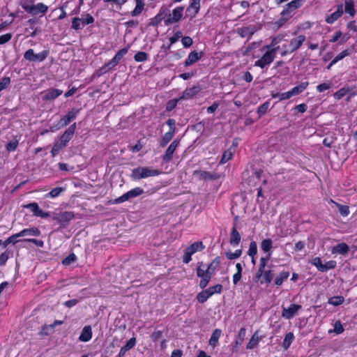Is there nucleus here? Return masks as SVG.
<instances>
[{
  "label": "nucleus",
  "mask_w": 357,
  "mask_h": 357,
  "mask_svg": "<svg viewBox=\"0 0 357 357\" xmlns=\"http://www.w3.org/2000/svg\"><path fill=\"white\" fill-rule=\"evenodd\" d=\"M353 52V48L347 49L337 54L333 60L332 64H335L339 61L343 59L344 57L349 56Z\"/></svg>",
  "instance_id": "72a5a7b5"
},
{
  "label": "nucleus",
  "mask_w": 357,
  "mask_h": 357,
  "mask_svg": "<svg viewBox=\"0 0 357 357\" xmlns=\"http://www.w3.org/2000/svg\"><path fill=\"white\" fill-rule=\"evenodd\" d=\"M282 38L279 36L275 37L272 39L271 43L268 45H266L263 47V50H267L268 51L275 47L278 43L281 41Z\"/></svg>",
  "instance_id": "0e129e2a"
},
{
  "label": "nucleus",
  "mask_w": 357,
  "mask_h": 357,
  "mask_svg": "<svg viewBox=\"0 0 357 357\" xmlns=\"http://www.w3.org/2000/svg\"><path fill=\"white\" fill-rule=\"evenodd\" d=\"M294 338L295 337L293 333L289 332L286 334L282 342V347L284 348V350H287L289 348Z\"/></svg>",
  "instance_id": "2f4dec72"
},
{
  "label": "nucleus",
  "mask_w": 357,
  "mask_h": 357,
  "mask_svg": "<svg viewBox=\"0 0 357 357\" xmlns=\"http://www.w3.org/2000/svg\"><path fill=\"white\" fill-rule=\"evenodd\" d=\"M50 51L45 50L38 54H35L33 49H29L24 54V59L30 62L43 61L49 55Z\"/></svg>",
  "instance_id": "39448f33"
},
{
  "label": "nucleus",
  "mask_w": 357,
  "mask_h": 357,
  "mask_svg": "<svg viewBox=\"0 0 357 357\" xmlns=\"http://www.w3.org/2000/svg\"><path fill=\"white\" fill-rule=\"evenodd\" d=\"M174 134L172 132H166L162 137V139L160 142V145L162 147H165L173 138Z\"/></svg>",
  "instance_id": "79ce46f5"
},
{
  "label": "nucleus",
  "mask_w": 357,
  "mask_h": 357,
  "mask_svg": "<svg viewBox=\"0 0 357 357\" xmlns=\"http://www.w3.org/2000/svg\"><path fill=\"white\" fill-rule=\"evenodd\" d=\"M344 301V298L342 296H335L328 299V303L332 305L337 306L341 305Z\"/></svg>",
  "instance_id": "58836bf2"
},
{
  "label": "nucleus",
  "mask_w": 357,
  "mask_h": 357,
  "mask_svg": "<svg viewBox=\"0 0 357 357\" xmlns=\"http://www.w3.org/2000/svg\"><path fill=\"white\" fill-rule=\"evenodd\" d=\"M344 327H343L341 321L338 320L334 324V329H333V331L330 330L328 331V333H331L332 332H334L336 334H341L342 333L344 332Z\"/></svg>",
  "instance_id": "864d4df0"
},
{
  "label": "nucleus",
  "mask_w": 357,
  "mask_h": 357,
  "mask_svg": "<svg viewBox=\"0 0 357 357\" xmlns=\"http://www.w3.org/2000/svg\"><path fill=\"white\" fill-rule=\"evenodd\" d=\"M22 207L24 208L29 209L35 216H36V214H38L40 210L38 204L36 202H32L30 204H24L22 206Z\"/></svg>",
  "instance_id": "4c0bfd02"
},
{
  "label": "nucleus",
  "mask_w": 357,
  "mask_h": 357,
  "mask_svg": "<svg viewBox=\"0 0 357 357\" xmlns=\"http://www.w3.org/2000/svg\"><path fill=\"white\" fill-rule=\"evenodd\" d=\"M20 237V234L17 233L15 234L12 235L11 236L8 237L6 240V243H4V248L7 247V245L9 243L15 244L19 241H23L22 240H17V238Z\"/></svg>",
  "instance_id": "8fccbe9b"
},
{
  "label": "nucleus",
  "mask_w": 357,
  "mask_h": 357,
  "mask_svg": "<svg viewBox=\"0 0 357 357\" xmlns=\"http://www.w3.org/2000/svg\"><path fill=\"white\" fill-rule=\"evenodd\" d=\"M193 176L199 180L204 181H214L218 179L220 177V176L215 172H206L199 169L194 171Z\"/></svg>",
  "instance_id": "f8f14e48"
},
{
  "label": "nucleus",
  "mask_w": 357,
  "mask_h": 357,
  "mask_svg": "<svg viewBox=\"0 0 357 357\" xmlns=\"http://www.w3.org/2000/svg\"><path fill=\"white\" fill-rule=\"evenodd\" d=\"M19 234L20 237L25 236H39L41 232L37 227H31L22 230Z\"/></svg>",
  "instance_id": "cd10ccee"
},
{
  "label": "nucleus",
  "mask_w": 357,
  "mask_h": 357,
  "mask_svg": "<svg viewBox=\"0 0 357 357\" xmlns=\"http://www.w3.org/2000/svg\"><path fill=\"white\" fill-rule=\"evenodd\" d=\"M311 263L315 266L319 271L323 272L324 264L319 257H314Z\"/></svg>",
  "instance_id": "052dcab7"
},
{
  "label": "nucleus",
  "mask_w": 357,
  "mask_h": 357,
  "mask_svg": "<svg viewBox=\"0 0 357 357\" xmlns=\"http://www.w3.org/2000/svg\"><path fill=\"white\" fill-rule=\"evenodd\" d=\"M275 59V51H266L260 59L255 62V66L261 68H265L266 66L271 64Z\"/></svg>",
  "instance_id": "9d476101"
},
{
  "label": "nucleus",
  "mask_w": 357,
  "mask_h": 357,
  "mask_svg": "<svg viewBox=\"0 0 357 357\" xmlns=\"http://www.w3.org/2000/svg\"><path fill=\"white\" fill-rule=\"evenodd\" d=\"M81 20V23L82 24V26H84L85 25L90 24L94 22V18L92 15L90 14H86L82 17L79 18Z\"/></svg>",
  "instance_id": "de8ad7c7"
},
{
  "label": "nucleus",
  "mask_w": 357,
  "mask_h": 357,
  "mask_svg": "<svg viewBox=\"0 0 357 357\" xmlns=\"http://www.w3.org/2000/svg\"><path fill=\"white\" fill-rule=\"evenodd\" d=\"M77 128L76 123H73L71 124L66 130V131L61 135V137L63 139V140L68 144L70 140L73 138L75 130Z\"/></svg>",
  "instance_id": "5701e85b"
},
{
  "label": "nucleus",
  "mask_w": 357,
  "mask_h": 357,
  "mask_svg": "<svg viewBox=\"0 0 357 357\" xmlns=\"http://www.w3.org/2000/svg\"><path fill=\"white\" fill-rule=\"evenodd\" d=\"M203 56V52H197L196 51L191 52L184 62L185 66H190L195 62L198 61Z\"/></svg>",
  "instance_id": "aec40b11"
},
{
  "label": "nucleus",
  "mask_w": 357,
  "mask_h": 357,
  "mask_svg": "<svg viewBox=\"0 0 357 357\" xmlns=\"http://www.w3.org/2000/svg\"><path fill=\"white\" fill-rule=\"evenodd\" d=\"M205 248V245L202 241H196L187 247L185 250L184 255L183 256V262L188 264L192 258V255L197 252H201Z\"/></svg>",
  "instance_id": "20e7f679"
},
{
  "label": "nucleus",
  "mask_w": 357,
  "mask_h": 357,
  "mask_svg": "<svg viewBox=\"0 0 357 357\" xmlns=\"http://www.w3.org/2000/svg\"><path fill=\"white\" fill-rule=\"evenodd\" d=\"M200 1L201 0H192V2L190 3L189 7L188 8L187 10H190V9L195 10V15L197 14L200 9Z\"/></svg>",
  "instance_id": "603ef678"
},
{
  "label": "nucleus",
  "mask_w": 357,
  "mask_h": 357,
  "mask_svg": "<svg viewBox=\"0 0 357 357\" xmlns=\"http://www.w3.org/2000/svg\"><path fill=\"white\" fill-rule=\"evenodd\" d=\"M202 87L197 84L190 88H187L183 91L181 98L182 99H190L196 96L200 91Z\"/></svg>",
  "instance_id": "f3484780"
},
{
  "label": "nucleus",
  "mask_w": 357,
  "mask_h": 357,
  "mask_svg": "<svg viewBox=\"0 0 357 357\" xmlns=\"http://www.w3.org/2000/svg\"><path fill=\"white\" fill-rule=\"evenodd\" d=\"M257 253V245L255 241H251L249 245V250L248 252V255L250 256L252 258Z\"/></svg>",
  "instance_id": "09e8293b"
},
{
  "label": "nucleus",
  "mask_w": 357,
  "mask_h": 357,
  "mask_svg": "<svg viewBox=\"0 0 357 357\" xmlns=\"http://www.w3.org/2000/svg\"><path fill=\"white\" fill-rule=\"evenodd\" d=\"M232 155H233L232 152L229 149L225 151L222 154V158L220 160V163L221 164L226 163L227 161H229L232 158Z\"/></svg>",
  "instance_id": "13d9d810"
},
{
  "label": "nucleus",
  "mask_w": 357,
  "mask_h": 357,
  "mask_svg": "<svg viewBox=\"0 0 357 357\" xmlns=\"http://www.w3.org/2000/svg\"><path fill=\"white\" fill-rule=\"evenodd\" d=\"M222 289V285L220 284H218L215 286L210 287L207 289H205V291L209 294L210 293V297L213 296L214 294H220Z\"/></svg>",
  "instance_id": "ea45409f"
},
{
  "label": "nucleus",
  "mask_w": 357,
  "mask_h": 357,
  "mask_svg": "<svg viewBox=\"0 0 357 357\" xmlns=\"http://www.w3.org/2000/svg\"><path fill=\"white\" fill-rule=\"evenodd\" d=\"M161 173L162 172L157 169L149 167H137L132 169L130 178L133 181H139L149 177L157 176Z\"/></svg>",
  "instance_id": "f257e3e1"
},
{
  "label": "nucleus",
  "mask_w": 357,
  "mask_h": 357,
  "mask_svg": "<svg viewBox=\"0 0 357 357\" xmlns=\"http://www.w3.org/2000/svg\"><path fill=\"white\" fill-rule=\"evenodd\" d=\"M82 24L81 23V20L79 17H74L72 21V28L75 30H79L82 29Z\"/></svg>",
  "instance_id": "e2e57ef3"
},
{
  "label": "nucleus",
  "mask_w": 357,
  "mask_h": 357,
  "mask_svg": "<svg viewBox=\"0 0 357 357\" xmlns=\"http://www.w3.org/2000/svg\"><path fill=\"white\" fill-rule=\"evenodd\" d=\"M308 84V82H301L299 85L292 88L290 91H289L290 98L294 96H297L302 93L304 90L306 89Z\"/></svg>",
  "instance_id": "bb28decb"
},
{
  "label": "nucleus",
  "mask_w": 357,
  "mask_h": 357,
  "mask_svg": "<svg viewBox=\"0 0 357 357\" xmlns=\"http://www.w3.org/2000/svg\"><path fill=\"white\" fill-rule=\"evenodd\" d=\"M272 97L273 98H278L279 100H284L290 98L289 91L284 92V93H273Z\"/></svg>",
  "instance_id": "4d7b16f0"
},
{
  "label": "nucleus",
  "mask_w": 357,
  "mask_h": 357,
  "mask_svg": "<svg viewBox=\"0 0 357 357\" xmlns=\"http://www.w3.org/2000/svg\"><path fill=\"white\" fill-rule=\"evenodd\" d=\"M184 7L178 6L175 8L172 13H169L168 17L165 20V25L168 26L179 22L183 17Z\"/></svg>",
  "instance_id": "6e6552de"
},
{
  "label": "nucleus",
  "mask_w": 357,
  "mask_h": 357,
  "mask_svg": "<svg viewBox=\"0 0 357 357\" xmlns=\"http://www.w3.org/2000/svg\"><path fill=\"white\" fill-rule=\"evenodd\" d=\"M302 306L298 304H291L288 307H283L282 316V317L290 319L297 314L298 311L301 310Z\"/></svg>",
  "instance_id": "ddd939ff"
},
{
  "label": "nucleus",
  "mask_w": 357,
  "mask_h": 357,
  "mask_svg": "<svg viewBox=\"0 0 357 357\" xmlns=\"http://www.w3.org/2000/svg\"><path fill=\"white\" fill-rule=\"evenodd\" d=\"M272 244L273 241L271 239L266 238L261 243V248L264 252L267 254L271 253V250L273 248Z\"/></svg>",
  "instance_id": "c9c22d12"
},
{
  "label": "nucleus",
  "mask_w": 357,
  "mask_h": 357,
  "mask_svg": "<svg viewBox=\"0 0 357 357\" xmlns=\"http://www.w3.org/2000/svg\"><path fill=\"white\" fill-rule=\"evenodd\" d=\"M144 190L139 187L135 188L113 201V204H121L132 198L142 195Z\"/></svg>",
  "instance_id": "0eeeda50"
},
{
  "label": "nucleus",
  "mask_w": 357,
  "mask_h": 357,
  "mask_svg": "<svg viewBox=\"0 0 357 357\" xmlns=\"http://www.w3.org/2000/svg\"><path fill=\"white\" fill-rule=\"evenodd\" d=\"M349 92L348 89L342 88L340 90H338L334 94V96L337 99H341L343 98L347 93Z\"/></svg>",
  "instance_id": "774afa93"
},
{
  "label": "nucleus",
  "mask_w": 357,
  "mask_h": 357,
  "mask_svg": "<svg viewBox=\"0 0 357 357\" xmlns=\"http://www.w3.org/2000/svg\"><path fill=\"white\" fill-rule=\"evenodd\" d=\"M18 146V141L17 139H14L8 142L6 146V150L9 152L14 151Z\"/></svg>",
  "instance_id": "bf43d9fd"
},
{
  "label": "nucleus",
  "mask_w": 357,
  "mask_h": 357,
  "mask_svg": "<svg viewBox=\"0 0 357 357\" xmlns=\"http://www.w3.org/2000/svg\"><path fill=\"white\" fill-rule=\"evenodd\" d=\"M209 297L210 293L208 294L204 289L197 294V299L199 303H204L208 299Z\"/></svg>",
  "instance_id": "3c124183"
},
{
  "label": "nucleus",
  "mask_w": 357,
  "mask_h": 357,
  "mask_svg": "<svg viewBox=\"0 0 357 357\" xmlns=\"http://www.w3.org/2000/svg\"><path fill=\"white\" fill-rule=\"evenodd\" d=\"M221 262V259L220 257H215L211 263L208 266L206 272L213 275L217 267L220 265Z\"/></svg>",
  "instance_id": "473e14b6"
},
{
  "label": "nucleus",
  "mask_w": 357,
  "mask_h": 357,
  "mask_svg": "<svg viewBox=\"0 0 357 357\" xmlns=\"http://www.w3.org/2000/svg\"><path fill=\"white\" fill-rule=\"evenodd\" d=\"M289 271H282L280 272L275 279V284L277 286H281L284 280H286L289 277Z\"/></svg>",
  "instance_id": "7c9ffc66"
},
{
  "label": "nucleus",
  "mask_w": 357,
  "mask_h": 357,
  "mask_svg": "<svg viewBox=\"0 0 357 357\" xmlns=\"http://www.w3.org/2000/svg\"><path fill=\"white\" fill-rule=\"evenodd\" d=\"M130 47V45L128 44L126 47L118 51L115 56L113 57V59H111L109 62L106 63L100 68L102 73H105L112 70L114 67H115L119 63V61L123 57V56L128 53Z\"/></svg>",
  "instance_id": "f03ea898"
},
{
  "label": "nucleus",
  "mask_w": 357,
  "mask_h": 357,
  "mask_svg": "<svg viewBox=\"0 0 357 357\" xmlns=\"http://www.w3.org/2000/svg\"><path fill=\"white\" fill-rule=\"evenodd\" d=\"M77 259V257L74 253L70 254L67 257L63 259L62 264L64 266H68L73 262H75Z\"/></svg>",
  "instance_id": "5fc2aeb1"
},
{
  "label": "nucleus",
  "mask_w": 357,
  "mask_h": 357,
  "mask_svg": "<svg viewBox=\"0 0 357 357\" xmlns=\"http://www.w3.org/2000/svg\"><path fill=\"white\" fill-rule=\"evenodd\" d=\"M181 43L184 47L188 48L192 45L193 40L190 36H184L181 39Z\"/></svg>",
  "instance_id": "338daca9"
},
{
  "label": "nucleus",
  "mask_w": 357,
  "mask_h": 357,
  "mask_svg": "<svg viewBox=\"0 0 357 357\" xmlns=\"http://www.w3.org/2000/svg\"><path fill=\"white\" fill-rule=\"evenodd\" d=\"M345 8L344 10L347 13L349 14L351 17H354L356 11L354 8V3L351 0H345Z\"/></svg>",
  "instance_id": "e433bc0d"
},
{
  "label": "nucleus",
  "mask_w": 357,
  "mask_h": 357,
  "mask_svg": "<svg viewBox=\"0 0 357 357\" xmlns=\"http://www.w3.org/2000/svg\"><path fill=\"white\" fill-rule=\"evenodd\" d=\"M236 224L234 223V227L231 229L230 234V240L229 243L233 246H236L241 241V235L239 232L236 229Z\"/></svg>",
  "instance_id": "a878e982"
},
{
  "label": "nucleus",
  "mask_w": 357,
  "mask_h": 357,
  "mask_svg": "<svg viewBox=\"0 0 357 357\" xmlns=\"http://www.w3.org/2000/svg\"><path fill=\"white\" fill-rule=\"evenodd\" d=\"M305 40V36L304 35H300L295 38H292L289 43L290 52L296 51L303 45Z\"/></svg>",
  "instance_id": "a211bd4d"
},
{
  "label": "nucleus",
  "mask_w": 357,
  "mask_h": 357,
  "mask_svg": "<svg viewBox=\"0 0 357 357\" xmlns=\"http://www.w3.org/2000/svg\"><path fill=\"white\" fill-rule=\"evenodd\" d=\"M63 93V91L57 89H50L45 91L43 96L44 100H54Z\"/></svg>",
  "instance_id": "b1692460"
},
{
  "label": "nucleus",
  "mask_w": 357,
  "mask_h": 357,
  "mask_svg": "<svg viewBox=\"0 0 357 357\" xmlns=\"http://www.w3.org/2000/svg\"><path fill=\"white\" fill-rule=\"evenodd\" d=\"M349 251V247L345 243H340L333 246L331 249V253L340 254L344 256H346Z\"/></svg>",
  "instance_id": "6ab92c4d"
},
{
  "label": "nucleus",
  "mask_w": 357,
  "mask_h": 357,
  "mask_svg": "<svg viewBox=\"0 0 357 357\" xmlns=\"http://www.w3.org/2000/svg\"><path fill=\"white\" fill-rule=\"evenodd\" d=\"M259 342V337L258 335V331H256L252 337L250 338L249 342L248 343L246 348L247 349H252L254 347H255Z\"/></svg>",
  "instance_id": "f704fd0d"
},
{
  "label": "nucleus",
  "mask_w": 357,
  "mask_h": 357,
  "mask_svg": "<svg viewBox=\"0 0 357 357\" xmlns=\"http://www.w3.org/2000/svg\"><path fill=\"white\" fill-rule=\"evenodd\" d=\"M135 1L136 3V6L134 8V10L132 11H131V13H130L131 15L133 17L140 15L142 13V10H144V7L145 5L144 0H135Z\"/></svg>",
  "instance_id": "c756f323"
},
{
  "label": "nucleus",
  "mask_w": 357,
  "mask_h": 357,
  "mask_svg": "<svg viewBox=\"0 0 357 357\" xmlns=\"http://www.w3.org/2000/svg\"><path fill=\"white\" fill-rule=\"evenodd\" d=\"M242 255V250H236L234 252H231V251L225 252V256L228 259L232 260L235 259H238Z\"/></svg>",
  "instance_id": "a18cd8bd"
},
{
  "label": "nucleus",
  "mask_w": 357,
  "mask_h": 357,
  "mask_svg": "<svg viewBox=\"0 0 357 357\" xmlns=\"http://www.w3.org/2000/svg\"><path fill=\"white\" fill-rule=\"evenodd\" d=\"M246 330L245 328H241L238 333L237 337L235 340L234 344L232 345V351L236 352L238 349V346L241 345L245 337Z\"/></svg>",
  "instance_id": "4be33fe9"
},
{
  "label": "nucleus",
  "mask_w": 357,
  "mask_h": 357,
  "mask_svg": "<svg viewBox=\"0 0 357 357\" xmlns=\"http://www.w3.org/2000/svg\"><path fill=\"white\" fill-rule=\"evenodd\" d=\"M64 190L65 188L62 187L55 188L46 195V197L55 198L58 197Z\"/></svg>",
  "instance_id": "a19ab883"
},
{
  "label": "nucleus",
  "mask_w": 357,
  "mask_h": 357,
  "mask_svg": "<svg viewBox=\"0 0 357 357\" xmlns=\"http://www.w3.org/2000/svg\"><path fill=\"white\" fill-rule=\"evenodd\" d=\"M22 7L26 12L33 15H37L38 14L45 15L48 10V6L43 3H38L36 5L23 3L22 4Z\"/></svg>",
  "instance_id": "423d86ee"
},
{
  "label": "nucleus",
  "mask_w": 357,
  "mask_h": 357,
  "mask_svg": "<svg viewBox=\"0 0 357 357\" xmlns=\"http://www.w3.org/2000/svg\"><path fill=\"white\" fill-rule=\"evenodd\" d=\"M275 274L271 270H267L266 271L263 277V280H261V283L263 284L264 282H266L267 284H269L273 280V278L274 277Z\"/></svg>",
  "instance_id": "c03bdc74"
},
{
  "label": "nucleus",
  "mask_w": 357,
  "mask_h": 357,
  "mask_svg": "<svg viewBox=\"0 0 357 357\" xmlns=\"http://www.w3.org/2000/svg\"><path fill=\"white\" fill-rule=\"evenodd\" d=\"M169 10L164 6L161 7L160 12L151 19L149 26L155 27L165 19V17L169 14Z\"/></svg>",
  "instance_id": "4468645a"
},
{
  "label": "nucleus",
  "mask_w": 357,
  "mask_h": 357,
  "mask_svg": "<svg viewBox=\"0 0 357 357\" xmlns=\"http://www.w3.org/2000/svg\"><path fill=\"white\" fill-rule=\"evenodd\" d=\"M10 78L9 77H4L0 81V91L6 89L10 84Z\"/></svg>",
  "instance_id": "6e6d98bb"
},
{
  "label": "nucleus",
  "mask_w": 357,
  "mask_h": 357,
  "mask_svg": "<svg viewBox=\"0 0 357 357\" xmlns=\"http://www.w3.org/2000/svg\"><path fill=\"white\" fill-rule=\"evenodd\" d=\"M303 4V0H293L286 5L285 8L281 12L282 16L289 15L292 11L300 8Z\"/></svg>",
  "instance_id": "dca6fc26"
},
{
  "label": "nucleus",
  "mask_w": 357,
  "mask_h": 357,
  "mask_svg": "<svg viewBox=\"0 0 357 357\" xmlns=\"http://www.w3.org/2000/svg\"><path fill=\"white\" fill-rule=\"evenodd\" d=\"M258 29L257 26L254 24H250L248 26H242L237 28L236 33L241 37V38H248L249 40L252 36L257 32Z\"/></svg>",
  "instance_id": "9b49d317"
},
{
  "label": "nucleus",
  "mask_w": 357,
  "mask_h": 357,
  "mask_svg": "<svg viewBox=\"0 0 357 357\" xmlns=\"http://www.w3.org/2000/svg\"><path fill=\"white\" fill-rule=\"evenodd\" d=\"M270 105L269 101H266L264 103L261 105L257 109V114L259 117L264 116L268 111Z\"/></svg>",
  "instance_id": "37998d69"
},
{
  "label": "nucleus",
  "mask_w": 357,
  "mask_h": 357,
  "mask_svg": "<svg viewBox=\"0 0 357 357\" xmlns=\"http://www.w3.org/2000/svg\"><path fill=\"white\" fill-rule=\"evenodd\" d=\"M79 112V109H73L69 111L56 124L57 129L67 126L71 121L75 120Z\"/></svg>",
  "instance_id": "1a4fd4ad"
},
{
  "label": "nucleus",
  "mask_w": 357,
  "mask_h": 357,
  "mask_svg": "<svg viewBox=\"0 0 357 357\" xmlns=\"http://www.w3.org/2000/svg\"><path fill=\"white\" fill-rule=\"evenodd\" d=\"M222 334V331L219 328L215 329L210 337L209 344L213 347H215L218 345V340Z\"/></svg>",
  "instance_id": "c85d7f7f"
},
{
  "label": "nucleus",
  "mask_w": 357,
  "mask_h": 357,
  "mask_svg": "<svg viewBox=\"0 0 357 357\" xmlns=\"http://www.w3.org/2000/svg\"><path fill=\"white\" fill-rule=\"evenodd\" d=\"M10 252L6 250L4 252L0 255V266H3L9 259Z\"/></svg>",
  "instance_id": "680f3d73"
},
{
  "label": "nucleus",
  "mask_w": 357,
  "mask_h": 357,
  "mask_svg": "<svg viewBox=\"0 0 357 357\" xmlns=\"http://www.w3.org/2000/svg\"><path fill=\"white\" fill-rule=\"evenodd\" d=\"M342 14H343V6H342V4H340L337 6V9L335 12L326 16V22L328 24H333L338 18H340Z\"/></svg>",
  "instance_id": "412c9836"
},
{
  "label": "nucleus",
  "mask_w": 357,
  "mask_h": 357,
  "mask_svg": "<svg viewBox=\"0 0 357 357\" xmlns=\"http://www.w3.org/2000/svg\"><path fill=\"white\" fill-rule=\"evenodd\" d=\"M134 59L137 62H144L148 59V54L144 52H138L135 54Z\"/></svg>",
  "instance_id": "49530a36"
},
{
  "label": "nucleus",
  "mask_w": 357,
  "mask_h": 357,
  "mask_svg": "<svg viewBox=\"0 0 357 357\" xmlns=\"http://www.w3.org/2000/svg\"><path fill=\"white\" fill-rule=\"evenodd\" d=\"M75 217V215L71 211L65 212H54L52 214V219L60 225V229L66 228L68 226L69 222Z\"/></svg>",
  "instance_id": "7ed1b4c3"
},
{
  "label": "nucleus",
  "mask_w": 357,
  "mask_h": 357,
  "mask_svg": "<svg viewBox=\"0 0 357 357\" xmlns=\"http://www.w3.org/2000/svg\"><path fill=\"white\" fill-rule=\"evenodd\" d=\"M337 263L335 261L331 260L324 264L323 272H326L330 269H333L336 267Z\"/></svg>",
  "instance_id": "69168bd1"
},
{
  "label": "nucleus",
  "mask_w": 357,
  "mask_h": 357,
  "mask_svg": "<svg viewBox=\"0 0 357 357\" xmlns=\"http://www.w3.org/2000/svg\"><path fill=\"white\" fill-rule=\"evenodd\" d=\"M179 145V140L173 141L167 149L165 153L162 155V160L165 162H169L172 160L173 155L176 148Z\"/></svg>",
  "instance_id": "2eb2a0df"
},
{
  "label": "nucleus",
  "mask_w": 357,
  "mask_h": 357,
  "mask_svg": "<svg viewBox=\"0 0 357 357\" xmlns=\"http://www.w3.org/2000/svg\"><path fill=\"white\" fill-rule=\"evenodd\" d=\"M92 338V328L91 326L88 325L85 326L81 332L79 337V340L81 342H89Z\"/></svg>",
  "instance_id": "393cba45"
}]
</instances>
